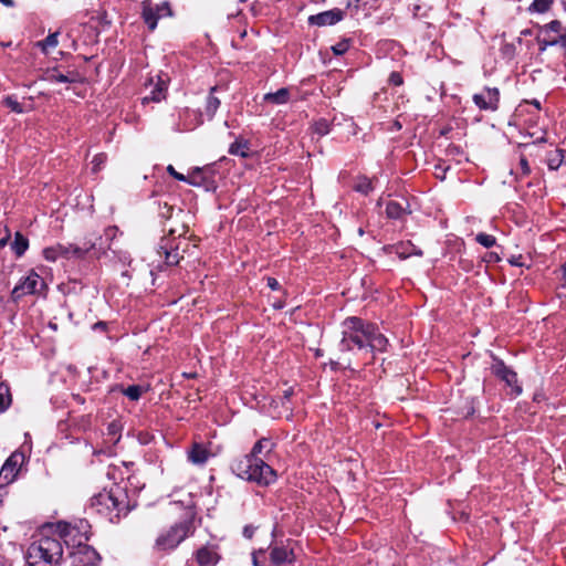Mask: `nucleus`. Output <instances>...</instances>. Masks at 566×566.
Here are the masks:
<instances>
[{
    "instance_id": "nucleus-53",
    "label": "nucleus",
    "mask_w": 566,
    "mask_h": 566,
    "mask_svg": "<svg viewBox=\"0 0 566 566\" xmlns=\"http://www.w3.org/2000/svg\"><path fill=\"white\" fill-rule=\"evenodd\" d=\"M244 535L248 536V537H251V533L248 528L244 530Z\"/></svg>"
},
{
    "instance_id": "nucleus-59",
    "label": "nucleus",
    "mask_w": 566,
    "mask_h": 566,
    "mask_svg": "<svg viewBox=\"0 0 566 566\" xmlns=\"http://www.w3.org/2000/svg\"><path fill=\"white\" fill-rule=\"evenodd\" d=\"M247 0H240V2H245Z\"/></svg>"
},
{
    "instance_id": "nucleus-42",
    "label": "nucleus",
    "mask_w": 566,
    "mask_h": 566,
    "mask_svg": "<svg viewBox=\"0 0 566 566\" xmlns=\"http://www.w3.org/2000/svg\"><path fill=\"white\" fill-rule=\"evenodd\" d=\"M117 228L116 227H109L105 230V235L107 239H113L116 235Z\"/></svg>"
},
{
    "instance_id": "nucleus-13",
    "label": "nucleus",
    "mask_w": 566,
    "mask_h": 566,
    "mask_svg": "<svg viewBox=\"0 0 566 566\" xmlns=\"http://www.w3.org/2000/svg\"><path fill=\"white\" fill-rule=\"evenodd\" d=\"M159 256L165 258L167 265H176L179 263L181 256L178 253V249L171 245L170 238H163L157 251Z\"/></svg>"
},
{
    "instance_id": "nucleus-55",
    "label": "nucleus",
    "mask_w": 566,
    "mask_h": 566,
    "mask_svg": "<svg viewBox=\"0 0 566 566\" xmlns=\"http://www.w3.org/2000/svg\"><path fill=\"white\" fill-rule=\"evenodd\" d=\"M2 306H3V300H2V297L0 296V310L2 308Z\"/></svg>"
},
{
    "instance_id": "nucleus-46",
    "label": "nucleus",
    "mask_w": 566,
    "mask_h": 566,
    "mask_svg": "<svg viewBox=\"0 0 566 566\" xmlns=\"http://www.w3.org/2000/svg\"><path fill=\"white\" fill-rule=\"evenodd\" d=\"M9 238H10V233L8 232L4 238L0 239V249L7 245Z\"/></svg>"
},
{
    "instance_id": "nucleus-26",
    "label": "nucleus",
    "mask_w": 566,
    "mask_h": 566,
    "mask_svg": "<svg viewBox=\"0 0 566 566\" xmlns=\"http://www.w3.org/2000/svg\"><path fill=\"white\" fill-rule=\"evenodd\" d=\"M61 251L62 244L49 247L43 250V256L46 261L55 262L59 258H62Z\"/></svg>"
},
{
    "instance_id": "nucleus-14",
    "label": "nucleus",
    "mask_w": 566,
    "mask_h": 566,
    "mask_svg": "<svg viewBox=\"0 0 566 566\" xmlns=\"http://www.w3.org/2000/svg\"><path fill=\"white\" fill-rule=\"evenodd\" d=\"M270 559L275 566H281L285 563L291 564L294 562L293 549H289L284 546H274L271 548Z\"/></svg>"
},
{
    "instance_id": "nucleus-5",
    "label": "nucleus",
    "mask_w": 566,
    "mask_h": 566,
    "mask_svg": "<svg viewBox=\"0 0 566 566\" xmlns=\"http://www.w3.org/2000/svg\"><path fill=\"white\" fill-rule=\"evenodd\" d=\"M63 556L62 544L52 537H41L33 542L28 549L30 566H49L60 563Z\"/></svg>"
},
{
    "instance_id": "nucleus-43",
    "label": "nucleus",
    "mask_w": 566,
    "mask_h": 566,
    "mask_svg": "<svg viewBox=\"0 0 566 566\" xmlns=\"http://www.w3.org/2000/svg\"><path fill=\"white\" fill-rule=\"evenodd\" d=\"M268 286L271 289V290H277L280 284L277 282V280H275L274 277H268Z\"/></svg>"
},
{
    "instance_id": "nucleus-4",
    "label": "nucleus",
    "mask_w": 566,
    "mask_h": 566,
    "mask_svg": "<svg viewBox=\"0 0 566 566\" xmlns=\"http://www.w3.org/2000/svg\"><path fill=\"white\" fill-rule=\"evenodd\" d=\"M92 507L109 522H117L128 511L127 496L119 486L103 491L92 497Z\"/></svg>"
},
{
    "instance_id": "nucleus-6",
    "label": "nucleus",
    "mask_w": 566,
    "mask_h": 566,
    "mask_svg": "<svg viewBox=\"0 0 566 566\" xmlns=\"http://www.w3.org/2000/svg\"><path fill=\"white\" fill-rule=\"evenodd\" d=\"M191 533V522L182 521L161 532L156 539L158 551H172Z\"/></svg>"
},
{
    "instance_id": "nucleus-31",
    "label": "nucleus",
    "mask_w": 566,
    "mask_h": 566,
    "mask_svg": "<svg viewBox=\"0 0 566 566\" xmlns=\"http://www.w3.org/2000/svg\"><path fill=\"white\" fill-rule=\"evenodd\" d=\"M2 104L17 114H22L24 112L23 106L13 96L4 97L2 99Z\"/></svg>"
},
{
    "instance_id": "nucleus-28",
    "label": "nucleus",
    "mask_w": 566,
    "mask_h": 566,
    "mask_svg": "<svg viewBox=\"0 0 566 566\" xmlns=\"http://www.w3.org/2000/svg\"><path fill=\"white\" fill-rule=\"evenodd\" d=\"M405 209L396 201H389L386 207V213L389 218L398 219L402 216Z\"/></svg>"
},
{
    "instance_id": "nucleus-17",
    "label": "nucleus",
    "mask_w": 566,
    "mask_h": 566,
    "mask_svg": "<svg viewBox=\"0 0 566 566\" xmlns=\"http://www.w3.org/2000/svg\"><path fill=\"white\" fill-rule=\"evenodd\" d=\"M95 247L94 242L85 243L84 247H78L74 244L64 245L62 244L61 255L63 258H83L90 250Z\"/></svg>"
},
{
    "instance_id": "nucleus-29",
    "label": "nucleus",
    "mask_w": 566,
    "mask_h": 566,
    "mask_svg": "<svg viewBox=\"0 0 566 566\" xmlns=\"http://www.w3.org/2000/svg\"><path fill=\"white\" fill-rule=\"evenodd\" d=\"M552 3L553 0H534L528 10L531 12L544 13L549 10Z\"/></svg>"
},
{
    "instance_id": "nucleus-58",
    "label": "nucleus",
    "mask_w": 566,
    "mask_h": 566,
    "mask_svg": "<svg viewBox=\"0 0 566 566\" xmlns=\"http://www.w3.org/2000/svg\"><path fill=\"white\" fill-rule=\"evenodd\" d=\"M564 276L566 277V266L564 268Z\"/></svg>"
},
{
    "instance_id": "nucleus-49",
    "label": "nucleus",
    "mask_w": 566,
    "mask_h": 566,
    "mask_svg": "<svg viewBox=\"0 0 566 566\" xmlns=\"http://www.w3.org/2000/svg\"><path fill=\"white\" fill-rule=\"evenodd\" d=\"M532 104L538 109L539 108V102L534 99Z\"/></svg>"
},
{
    "instance_id": "nucleus-23",
    "label": "nucleus",
    "mask_w": 566,
    "mask_h": 566,
    "mask_svg": "<svg viewBox=\"0 0 566 566\" xmlns=\"http://www.w3.org/2000/svg\"><path fill=\"white\" fill-rule=\"evenodd\" d=\"M57 36V32L51 33L43 41H39L36 46H39L42 52L46 54L50 49H54L59 44Z\"/></svg>"
},
{
    "instance_id": "nucleus-2",
    "label": "nucleus",
    "mask_w": 566,
    "mask_h": 566,
    "mask_svg": "<svg viewBox=\"0 0 566 566\" xmlns=\"http://www.w3.org/2000/svg\"><path fill=\"white\" fill-rule=\"evenodd\" d=\"M343 349L352 350L357 347L360 350L370 353L385 352L388 339L370 323L358 317H348L343 323Z\"/></svg>"
},
{
    "instance_id": "nucleus-22",
    "label": "nucleus",
    "mask_w": 566,
    "mask_h": 566,
    "mask_svg": "<svg viewBox=\"0 0 566 566\" xmlns=\"http://www.w3.org/2000/svg\"><path fill=\"white\" fill-rule=\"evenodd\" d=\"M565 160V154L562 149H555L547 156V166L551 170H556Z\"/></svg>"
},
{
    "instance_id": "nucleus-3",
    "label": "nucleus",
    "mask_w": 566,
    "mask_h": 566,
    "mask_svg": "<svg viewBox=\"0 0 566 566\" xmlns=\"http://www.w3.org/2000/svg\"><path fill=\"white\" fill-rule=\"evenodd\" d=\"M85 526L83 521L80 525H72L67 522H59L56 524V532L69 545L71 542L77 548L72 553L74 566H95L97 560V553L86 545H82L83 539H87L84 534L80 532Z\"/></svg>"
},
{
    "instance_id": "nucleus-27",
    "label": "nucleus",
    "mask_w": 566,
    "mask_h": 566,
    "mask_svg": "<svg viewBox=\"0 0 566 566\" xmlns=\"http://www.w3.org/2000/svg\"><path fill=\"white\" fill-rule=\"evenodd\" d=\"M11 403V395L9 387L0 384V412H3Z\"/></svg>"
},
{
    "instance_id": "nucleus-40",
    "label": "nucleus",
    "mask_w": 566,
    "mask_h": 566,
    "mask_svg": "<svg viewBox=\"0 0 566 566\" xmlns=\"http://www.w3.org/2000/svg\"><path fill=\"white\" fill-rule=\"evenodd\" d=\"M389 82L394 85H401L402 84V77L399 73L392 72L389 77Z\"/></svg>"
},
{
    "instance_id": "nucleus-48",
    "label": "nucleus",
    "mask_w": 566,
    "mask_h": 566,
    "mask_svg": "<svg viewBox=\"0 0 566 566\" xmlns=\"http://www.w3.org/2000/svg\"><path fill=\"white\" fill-rule=\"evenodd\" d=\"M293 394V390L290 388L287 390L284 391V399H290V397L292 396Z\"/></svg>"
},
{
    "instance_id": "nucleus-50",
    "label": "nucleus",
    "mask_w": 566,
    "mask_h": 566,
    "mask_svg": "<svg viewBox=\"0 0 566 566\" xmlns=\"http://www.w3.org/2000/svg\"><path fill=\"white\" fill-rule=\"evenodd\" d=\"M95 327H98V328L105 327V323L99 322V323L95 324Z\"/></svg>"
},
{
    "instance_id": "nucleus-37",
    "label": "nucleus",
    "mask_w": 566,
    "mask_h": 566,
    "mask_svg": "<svg viewBox=\"0 0 566 566\" xmlns=\"http://www.w3.org/2000/svg\"><path fill=\"white\" fill-rule=\"evenodd\" d=\"M105 160L106 156L104 154H98L94 156L92 160V170L94 172H97L101 169L102 165H104Z\"/></svg>"
},
{
    "instance_id": "nucleus-18",
    "label": "nucleus",
    "mask_w": 566,
    "mask_h": 566,
    "mask_svg": "<svg viewBox=\"0 0 566 566\" xmlns=\"http://www.w3.org/2000/svg\"><path fill=\"white\" fill-rule=\"evenodd\" d=\"M395 253L400 259H407L410 255H422V251L416 248L411 242H402L394 247Z\"/></svg>"
},
{
    "instance_id": "nucleus-54",
    "label": "nucleus",
    "mask_w": 566,
    "mask_h": 566,
    "mask_svg": "<svg viewBox=\"0 0 566 566\" xmlns=\"http://www.w3.org/2000/svg\"><path fill=\"white\" fill-rule=\"evenodd\" d=\"M175 232H176V231H175L174 229H169V234H170V235H174V234H175Z\"/></svg>"
},
{
    "instance_id": "nucleus-38",
    "label": "nucleus",
    "mask_w": 566,
    "mask_h": 566,
    "mask_svg": "<svg viewBox=\"0 0 566 566\" xmlns=\"http://www.w3.org/2000/svg\"><path fill=\"white\" fill-rule=\"evenodd\" d=\"M156 11L159 13V17H167L171 14V10L168 2H163L161 4L156 6Z\"/></svg>"
},
{
    "instance_id": "nucleus-41",
    "label": "nucleus",
    "mask_w": 566,
    "mask_h": 566,
    "mask_svg": "<svg viewBox=\"0 0 566 566\" xmlns=\"http://www.w3.org/2000/svg\"><path fill=\"white\" fill-rule=\"evenodd\" d=\"M520 167L522 169L523 175H528L531 172V168H530L528 163L525 157H521Z\"/></svg>"
},
{
    "instance_id": "nucleus-56",
    "label": "nucleus",
    "mask_w": 566,
    "mask_h": 566,
    "mask_svg": "<svg viewBox=\"0 0 566 566\" xmlns=\"http://www.w3.org/2000/svg\"><path fill=\"white\" fill-rule=\"evenodd\" d=\"M184 233H185V227H182V231H181V232H179V234H178V235L180 237V235H182Z\"/></svg>"
},
{
    "instance_id": "nucleus-15",
    "label": "nucleus",
    "mask_w": 566,
    "mask_h": 566,
    "mask_svg": "<svg viewBox=\"0 0 566 566\" xmlns=\"http://www.w3.org/2000/svg\"><path fill=\"white\" fill-rule=\"evenodd\" d=\"M212 455L209 449L201 443H193L188 451V460L193 464H205Z\"/></svg>"
},
{
    "instance_id": "nucleus-39",
    "label": "nucleus",
    "mask_w": 566,
    "mask_h": 566,
    "mask_svg": "<svg viewBox=\"0 0 566 566\" xmlns=\"http://www.w3.org/2000/svg\"><path fill=\"white\" fill-rule=\"evenodd\" d=\"M167 172L172 176L175 179L179 180V181H185L186 180V176L178 172L172 165H169L167 167Z\"/></svg>"
},
{
    "instance_id": "nucleus-35",
    "label": "nucleus",
    "mask_w": 566,
    "mask_h": 566,
    "mask_svg": "<svg viewBox=\"0 0 566 566\" xmlns=\"http://www.w3.org/2000/svg\"><path fill=\"white\" fill-rule=\"evenodd\" d=\"M314 129L318 135L324 136L329 133V124L326 119H319L315 123Z\"/></svg>"
},
{
    "instance_id": "nucleus-20",
    "label": "nucleus",
    "mask_w": 566,
    "mask_h": 566,
    "mask_svg": "<svg viewBox=\"0 0 566 566\" xmlns=\"http://www.w3.org/2000/svg\"><path fill=\"white\" fill-rule=\"evenodd\" d=\"M143 17L148 28L150 30H155V28L157 27V21L160 18L156 9L153 8L149 3H144Z\"/></svg>"
},
{
    "instance_id": "nucleus-57",
    "label": "nucleus",
    "mask_w": 566,
    "mask_h": 566,
    "mask_svg": "<svg viewBox=\"0 0 566 566\" xmlns=\"http://www.w3.org/2000/svg\"><path fill=\"white\" fill-rule=\"evenodd\" d=\"M231 153L235 154L237 151L233 149V146L231 147Z\"/></svg>"
},
{
    "instance_id": "nucleus-30",
    "label": "nucleus",
    "mask_w": 566,
    "mask_h": 566,
    "mask_svg": "<svg viewBox=\"0 0 566 566\" xmlns=\"http://www.w3.org/2000/svg\"><path fill=\"white\" fill-rule=\"evenodd\" d=\"M144 391V387L139 385L128 386L122 390V392L130 400H138Z\"/></svg>"
},
{
    "instance_id": "nucleus-45",
    "label": "nucleus",
    "mask_w": 566,
    "mask_h": 566,
    "mask_svg": "<svg viewBox=\"0 0 566 566\" xmlns=\"http://www.w3.org/2000/svg\"><path fill=\"white\" fill-rule=\"evenodd\" d=\"M553 43H560L563 46L566 48V32L560 35L558 41H553Z\"/></svg>"
},
{
    "instance_id": "nucleus-52",
    "label": "nucleus",
    "mask_w": 566,
    "mask_h": 566,
    "mask_svg": "<svg viewBox=\"0 0 566 566\" xmlns=\"http://www.w3.org/2000/svg\"><path fill=\"white\" fill-rule=\"evenodd\" d=\"M115 428H116V424H115V423H112V424L109 426V430H111L112 432H115Z\"/></svg>"
},
{
    "instance_id": "nucleus-9",
    "label": "nucleus",
    "mask_w": 566,
    "mask_h": 566,
    "mask_svg": "<svg viewBox=\"0 0 566 566\" xmlns=\"http://www.w3.org/2000/svg\"><path fill=\"white\" fill-rule=\"evenodd\" d=\"M500 93L497 88L485 87L481 93L473 95L474 104L484 111H495L499 107Z\"/></svg>"
},
{
    "instance_id": "nucleus-36",
    "label": "nucleus",
    "mask_w": 566,
    "mask_h": 566,
    "mask_svg": "<svg viewBox=\"0 0 566 566\" xmlns=\"http://www.w3.org/2000/svg\"><path fill=\"white\" fill-rule=\"evenodd\" d=\"M348 49H349V43L346 40L340 41L337 44L332 46V50H333L335 55H342L345 52H347Z\"/></svg>"
},
{
    "instance_id": "nucleus-1",
    "label": "nucleus",
    "mask_w": 566,
    "mask_h": 566,
    "mask_svg": "<svg viewBox=\"0 0 566 566\" xmlns=\"http://www.w3.org/2000/svg\"><path fill=\"white\" fill-rule=\"evenodd\" d=\"M274 443L266 439H260L251 450V453L235 460L232 471L241 479L255 482L260 485H269L276 479L275 471L259 455L270 453Z\"/></svg>"
},
{
    "instance_id": "nucleus-44",
    "label": "nucleus",
    "mask_w": 566,
    "mask_h": 566,
    "mask_svg": "<svg viewBox=\"0 0 566 566\" xmlns=\"http://www.w3.org/2000/svg\"><path fill=\"white\" fill-rule=\"evenodd\" d=\"M560 22L555 20V21H552L549 24H548V28L549 30L554 31V32H558L560 30Z\"/></svg>"
},
{
    "instance_id": "nucleus-12",
    "label": "nucleus",
    "mask_w": 566,
    "mask_h": 566,
    "mask_svg": "<svg viewBox=\"0 0 566 566\" xmlns=\"http://www.w3.org/2000/svg\"><path fill=\"white\" fill-rule=\"evenodd\" d=\"M344 18V12L339 9H333L328 11L321 12L315 15H311L308 18L310 24L325 27L333 25Z\"/></svg>"
},
{
    "instance_id": "nucleus-34",
    "label": "nucleus",
    "mask_w": 566,
    "mask_h": 566,
    "mask_svg": "<svg viewBox=\"0 0 566 566\" xmlns=\"http://www.w3.org/2000/svg\"><path fill=\"white\" fill-rule=\"evenodd\" d=\"M49 80L51 82H56V83H73V82H75V75L74 74L65 75L62 73H52L49 76Z\"/></svg>"
},
{
    "instance_id": "nucleus-51",
    "label": "nucleus",
    "mask_w": 566,
    "mask_h": 566,
    "mask_svg": "<svg viewBox=\"0 0 566 566\" xmlns=\"http://www.w3.org/2000/svg\"><path fill=\"white\" fill-rule=\"evenodd\" d=\"M537 143H544L546 142V138L544 136L536 139Z\"/></svg>"
},
{
    "instance_id": "nucleus-10",
    "label": "nucleus",
    "mask_w": 566,
    "mask_h": 566,
    "mask_svg": "<svg viewBox=\"0 0 566 566\" xmlns=\"http://www.w3.org/2000/svg\"><path fill=\"white\" fill-rule=\"evenodd\" d=\"M492 373L505 381V384L512 388V391L515 395H520L522 392V388L517 385L516 373L506 367L503 361L496 360L492 365Z\"/></svg>"
},
{
    "instance_id": "nucleus-32",
    "label": "nucleus",
    "mask_w": 566,
    "mask_h": 566,
    "mask_svg": "<svg viewBox=\"0 0 566 566\" xmlns=\"http://www.w3.org/2000/svg\"><path fill=\"white\" fill-rule=\"evenodd\" d=\"M185 182L192 186H201L203 177L200 168H195L188 176H186Z\"/></svg>"
},
{
    "instance_id": "nucleus-24",
    "label": "nucleus",
    "mask_w": 566,
    "mask_h": 566,
    "mask_svg": "<svg viewBox=\"0 0 566 566\" xmlns=\"http://www.w3.org/2000/svg\"><path fill=\"white\" fill-rule=\"evenodd\" d=\"M217 90V87H211V93L210 95L208 96L207 98V104H206V113L208 114V116L210 118L213 117V115L216 114L217 109L219 108L220 106V99L216 96L212 95V93Z\"/></svg>"
},
{
    "instance_id": "nucleus-7",
    "label": "nucleus",
    "mask_w": 566,
    "mask_h": 566,
    "mask_svg": "<svg viewBox=\"0 0 566 566\" xmlns=\"http://www.w3.org/2000/svg\"><path fill=\"white\" fill-rule=\"evenodd\" d=\"M46 289L44 280L31 270L27 276L22 277L11 292L12 301L18 302L21 297L31 294H42Z\"/></svg>"
},
{
    "instance_id": "nucleus-19",
    "label": "nucleus",
    "mask_w": 566,
    "mask_h": 566,
    "mask_svg": "<svg viewBox=\"0 0 566 566\" xmlns=\"http://www.w3.org/2000/svg\"><path fill=\"white\" fill-rule=\"evenodd\" d=\"M263 99L268 103L282 105L286 104L290 99V92L287 88H280L275 93H268L263 96Z\"/></svg>"
},
{
    "instance_id": "nucleus-33",
    "label": "nucleus",
    "mask_w": 566,
    "mask_h": 566,
    "mask_svg": "<svg viewBox=\"0 0 566 566\" xmlns=\"http://www.w3.org/2000/svg\"><path fill=\"white\" fill-rule=\"evenodd\" d=\"M475 240L481 245H483L484 248H488V249L494 247L496 243L495 237L484 233V232L478 233L475 237Z\"/></svg>"
},
{
    "instance_id": "nucleus-16",
    "label": "nucleus",
    "mask_w": 566,
    "mask_h": 566,
    "mask_svg": "<svg viewBox=\"0 0 566 566\" xmlns=\"http://www.w3.org/2000/svg\"><path fill=\"white\" fill-rule=\"evenodd\" d=\"M196 560L200 566H214L219 562V555L213 547L203 546L197 551Z\"/></svg>"
},
{
    "instance_id": "nucleus-21",
    "label": "nucleus",
    "mask_w": 566,
    "mask_h": 566,
    "mask_svg": "<svg viewBox=\"0 0 566 566\" xmlns=\"http://www.w3.org/2000/svg\"><path fill=\"white\" fill-rule=\"evenodd\" d=\"M29 248V240L20 232H15L14 240L11 243V249L18 258L22 256Z\"/></svg>"
},
{
    "instance_id": "nucleus-8",
    "label": "nucleus",
    "mask_w": 566,
    "mask_h": 566,
    "mask_svg": "<svg viewBox=\"0 0 566 566\" xmlns=\"http://www.w3.org/2000/svg\"><path fill=\"white\" fill-rule=\"evenodd\" d=\"M23 461L24 455L20 452H13L6 460L0 470V488H3L14 481Z\"/></svg>"
},
{
    "instance_id": "nucleus-11",
    "label": "nucleus",
    "mask_w": 566,
    "mask_h": 566,
    "mask_svg": "<svg viewBox=\"0 0 566 566\" xmlns=\"http://www.w3.org/2000/svg\"><path fill=\"white\" fill-rule=\"evenodd\" d=\"M168 77L165 75H157L156 82L150 78L146 86L150 87V93L143 97V104L149 102H160L166 98Z\"/></svg>"
},
{
    "instance_id": "nucleus-47",
    "label": "nucleus",
    "mask_w": 566,
    "mask_h": 566,
    "mask_svg": "<svg viewBox=\"0 0 566 566\" xmlns=\"http://www.w3.org/2000/svg\"><path fill=\"white\" fill-rule=\"evenodd\" d=\"M0 2L2 4H4L6 7H13L14 6L13 0H0Z\"/></svg>"
},
{
    "instance_id": "nucleus-25",
    "label": "nucleus",
    "mask_w": 566,
    "mask_h": 566,
    "mask_svg": "<svg viewBox=\"0 0 566 566\" xmlns=\"http://www.w3.org/2000/svg\"><path fill=\"white\" fill-rule=\"evenodd\" d=\"M354 189L363 195H368L373 190L371 180L367 177H359L354 185Z\"/></svg>"
}]
</instances>
